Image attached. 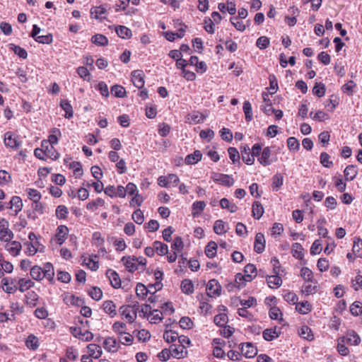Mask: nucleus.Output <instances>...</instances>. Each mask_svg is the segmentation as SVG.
<instances>
[{
    "instance_id": "nucleus-1",
    "label": "nucleus",
    "mask_w": 362,
    "mask_h": 362,
    "mask_svg": "<svg viewBox=\"0 0 362 362\" xmlns=\"http://www.w3.org/2000/svg\"><path fill=\"white\" fill-rule=\"evenodd\" d=\"M30 274L31 277L36 281H41L46 278L52 282L54 276V267L50 262L45 263L43 268L35 265L30 268Z\"/></svg>"
},
{
    "instance_id": "nucleus-2",
    "label": "nucleus",
    "mask_w": 362,
    "mask_h": 362,
    "mask_svg": "<svg viewBox=\"0 0 362 362\" xmlns=\"http://www.w3.org/2000/svg\"><path fill=\"white\" fill-rule=\"evenodd\" d=\"M13 237V233L9 229L8 221L5 218H0V240L9 242Z\"/></svg>"
},
{
    "instance_id": "nucleus-3",
    "label": "nucleus",
    "mask_w": 362,
    "mask_h": 362,
    "mask_svg": "<svg viewBox=\"0 0 362 362\" xmlns=\"http://www.w3.org/2000/svg\"><path fill=\"white\" fill-rule=\"evenodd\" d=\"M276 160V156H272V149L269 146L264 147L260 156L257 158V161L263 166L270 165Z\"/></svg>"
},
{
    "instance_id": "nucleus-4",
    "label": "nucleus",
    "mask_w": 362,
    "mask_h": 362,
    "mask_svg": "<svg viewBox=\"0 0 362 362\" xmlns=\"http://www.w3.org/2000/svg\"><path fill=\"white\" fill-rule=\"evenodd\" d=\"M211 178L216 183L226 187H231L234 184V180L231 175L212 172Z\"/></svg>"
},
{
    "instance_id": "nucleus-5",
    "label": "nucleus",
    "mask_w": 362,
    "mask_h": 362,
    "mask_svg": "<svg viewBox=\"0 0 362 362\" xmlns=\"http://www.w3.org/2000/svg\"><path fill=\"white\" fill-rule=\"evenodd\" d=\"M4 144L13 149H18L21 146V141L18 136L11 132H7L4 134Z\"/></svg>"
},
{
    "instance_id": "nucleus-6",
    "label": "nucleus",
    "mask_w": 362,
    "mask_h": 362,
    "mask_svg": "<svg viewBox=\"0 0 362 362\" xmlns=\"http://www.w3.org/2000/svg\"><path fill=\"white\" fill-rule=\"evenodd\" d=\"M206 291L209 297L216 298L221 295V286L216 279H213L209 281L206 285Z\"/></svg>"
},
{
    "instance_id": "nucleus-7",
    "label": "nucleus",
    "mask_w": 362,
    "mask_h": 362,
    "mask_svg": "<svg viewBox=\"0 0 362 362\" xmlns=\"http://www.w3.org/2000/svg\"><path fill=\"white\" fill-rule=\"evenodd\" d=\"M119 313L129 323H133L136 319V314L135 311H133L131 305H124L119 308Z\"/></svg>"
},
{
    "instance_id": "nucleus-8",
    "label": "nucleus",
    "mask_w": 362,
    "mask_h": 362,
    "mask_svg": "<svg viewBox=\"0 0 362 362\" xmlns=\"http://www.w3.org/2000/svg\"><path fill=\"white\" fill-rule=\"evenodd\" d=\"M48 140H44L42 141V147L44 148L45 145L53 146L57 144L59 141V138L62 136V133L59 129L52 128L50 130Z\"/></svg>"
},
{
    "instance_id": "nucleus-9",
    "label": "nucleus",
    "mask_w": 362,
    "mask_h": 362,
    "mask_svg": "<svg viewBox=\"0 0 362 362\" xmlns=\"http://www.w3.org/2000/svg\"><path fill=\"white\" fill-rule=\"evenodd\" d=\"M341 342L350 345H358L361 342V338L358 334L354 330H349L346 335L340 338Z\"/></svg>"
},
{
    "instance_id": "nucleus-10",
    "label": "nucleus",
    "mask_w": 362,
    "mask_h": 362,
    "mask_svg": "<svg viewBox=\"0 0 362 362\" xmlns=\"http://www.w3.org/2000/svg\"><path fill=\"white\" fill-rule=\"evenodd\" d=\"M71 332L75 337L83 341H88L93 338V334L92 332L88 330L82 332L80 327H71Z\"/></svg>"
},
{
    "instance_id": "nucleus-11",
    "label": "nucleus",
    "mask_w": 362,
    "mask_h": 362,
    "mask_svg": "<svg viewBox=\"0 0 362 362\" xmlns=\"http://www.w3.org/2000/svg\"><path fill=\"white\" fill-rule=\"evenodd\" d=\"M121 261L124 263L126 268L130 272H134L139 269L137 264V257L134 256L123 257Z\"/></svg>"
},
{
    "instance_id": "nucleus-12",
    "label": "nucleus",
    "mask_w": 362,
    "mask_h": 362,
    "mask_svg": "<svg viewBox=\"0 0 362 362\" xmlns=\"http://www.w3.org/2000/svg\"><path fill=\"white\" fill-rule=\"evenodd\" d=\"M103 347L108 352H117L119 348V343L115 337H107L103 341Z\"/></svg>"
},
{
    "instance_id": "nucleus-13",
    "label": "nucleus",
    "mask_w": 362,
    "mask_h": 362,
    "mask_svg": "<svg viewBox=\"0 0 362 362\" xmlns=\"http://www.w3.org/2000/svg\"><path fill=\"white\" fill-rule=\"evenodd\" d=\"M16 280L15 279L11 278H4L1 280L3 290L8 293H15L18 289V287L16 285Z\"/></svg>"
},
{
    "instance_id": "nucleus-14",
    "label": "nucleus",
    "mask_w": 362,
    "mask_h": 362,
    "mask_svg": "<svg viewBox=\"0 0 362 362\" xmlns=\"http://www.w3.org/2000/svg\"><path fill=\"white\" fill-rule=\"evenodd\" d=\"M240 349L246 358H253L257 354V348L250 342L242 344Z\"/></svg>"
},
{
    "instance_id": "nucleus-15",
    "label": "nucleus",
    "mask_w": 362,
    "mask_h": 362,
    "mask_svg": "<svg viewBox=\"0 0 362 362\" xmlns=\"http://www.w3.org/2000/svg\"><path fill=\"white\" fill-rule=\"evenodd\" d=\"M23 209V202L20 197L13 196L10 200V209L12 210L11 214L16 216Z\"/></svg>"
},
{
    "instance_id": "nucleus-16",
    "label": "nucleus",
    "mask_w": 362,
    "mask_h": 362,
    "mask_svg": "<svg viewBox=\"0 0 362 362\" xmlns=\"http://www.w3.org/2000/svg\"><path fill=\"white\" fill-rule=\"evenodd\" d=\"M265 248V238L264 235L262 233H258L256 234L255 243H254V250L258 253L261 254L263 252Z\"/></svg>"
},
{
    "instance_id": "nucleus-17",
    "label": "nucleus",
    "mask_w": 362,
    "mask_h": 362,
    "mask_svg": "<svg viewBox=\"0 0 362 362\" xmlns=\"http://www.w3.org/2000/svg\"><path fill=\"white\" fill-rule=\"evenodd\" d=\"M69 233L68 228L64 225H61L57 227L55 234V238L59 245H62L66 239Z\"/></svg>"
},
{
    "instance_id": "nucleus-18",
    "label": "nucleus",
    "mask_w": 362,
    "mask_h": 362,
    "mask_svg": "<svg viewBox=\"0 0 362 362\" xmlns=\"http://www.w3.org/2000/svg\"><path fill=\"white\" fill-rule=\"evenodd\" d=\"M6 250L13 257H16L19 255V252L22 248L21 243L18 241H9L5 245Z\"/></svg>"
},
{
    "instance_id": "nucleus-19",
    "label": "nucleus",
    "mask_w": 362,
    "mask_h": 362,
    "mask_svg": "<svg viewBox=\"0 0 362 362\" xmlns=\"http://www.w3.org/2000/svg\"><path fill=\"white\" fill-rule=\"evenodd\" d=\"M106 275L108 277L110 284L112 287L115 288H118L121 286V280L118 275V274L112 270V269H107L106 272Z\"/></svg>"
},
{
    "instance_id": "nucleus-20",
    "label": "nucleus",
    "mask_w": 362,
    "mask_h": 362,
    "mask_svg": "<svg viewBox=\"0 0 362 362\" xmlns=\"http://www.w3.org/2000/svg\"><path fill=\"white\" fill-rule=\"evenodd\" d=\"M170 349L172 352V356L174 358H182L187 354L186 349H185L183 345L172 344Z\"/></svg>"
},
{
    "instance_id": "nucleus-21",
    "label": "nucleus",
    "mask_w": 362,
    "mask_h": 362,
    "mask_svg": "<svg viewBox=\"0 0 362 362\" xmlns=\"http://www.w3.org/2000/svg\"><path fill=\"white\" fill-rule=\"evenodd\" d=\"M132 81L135 87L141 88L144 85V79L143 77L142 71L140 70H135L132 71Z\"/></svg>"
},
{
    "instance_id": "nucleus-22",
    "label": "nucleus",
    "mask_w": 362,
    "mask_h": 362,
    "mask_svg": "<svg viewBox=\"0 0 362 362\" xmlns=\"http://www.w3.org/2000/svg\"><path fill=\"white\" fill-rule=\"evenodd\" d=\"M262 98L265 105L261 106V110L267 115H271L272 114H273L274 109L272 107V104L269 98V94L265 92L262 93Z\"/></svg>"
},
{
    "instance_id": "nucleus-23",
    "label": "nucleus",
    "mask_w": 362,
    "mask_h": 362,
    "mask_svg": "<svg viewBox=\"0 0 362 362\" xmlns=\"http://www.w3.org/2000/svg\"><path fill=\"white\" fill-rule=\"evenodd\" d=\"M117 307L112 300H105L103 303V310L110 317H114L117 315Z\"/></svg>"
},
{
    "instance_id": "nucleus-24",
    "label": "nucleus",
    "mask_w": 362,
    "mask_h": 362,
    "mask_svg": "<svg viewBox=\"0 0 362 362\" xmlns=\"http://www.w3.org/2000/svg\"><path fill=\"white\" fill-rule=\"evenodd\" d=\"M240 151L243 160L247 165H252L255 162V158L252 157L249 146L247 145L242 146L240 148Z\"/></svg>"
},
{
    "instance_id": "nucleus-25",
    "label": "nucleus",
    "mask_w": 362,
    "mask_h": 362,
    "mask_svg": "<svg viewBox=\"0 0 362 362\" xmlns=\"http://www.w3.org/2000/svg\"><path fill=\"white\" fill-rule=\"evenodd\" d=\"M202 154L200 151L196 150L192 153L185 157V162L187 165H194L201 160Z\"/></svg>"
},
{
    "instance_id": "nucleus-26",
    "label": "nucleus",
    "mask_w": 362,
    "mask_h": 362,
    "mask_svg": "<svg viewBox=\"0 0 362 362\" xmlns=\"http://www.w3.org/2000/svg\"><path fill=\"white\" fill-rule=\"evenodd\" d=\"M228 229V226L223 220H216L214 225V231L217 235L225 234Z\"/></svg>"
},
{
    "instance_id": "nucleus-27",
    "label": "nucleus",
    "mask_w": 362,
    "mask_h": 362,
    "mask_svg": "<svg viewBox=\"0 0 362 362\" xmlns=\"http://www.w3.org/2000/svg\"><path fill=\"white\" fill-rule=\"evenodd\" d=\"M115 31L117 35L122 39H129L132 36V30L124 25L117 26Z\"/></svg>"
},
{
    "instance_id": "nucleus-28",
    "label": "nucleus",
    "mask_w": 362,
    "mask_h": 362,
    "mask_svg": "<svg viewBox=\"0 0 362 362\" xmlns=\"http://www.w3.org/2000/svg\"><path fill=\"white\" fill-rule=\"evenodd\" d=\"M17 283L18 285V289L22 293L33 287L35 285L32 280L25 278L19 279Z\"/></svg>"
},
{
    "instance_id": "nucleus-29",
    "label": "nucleus",
    "mask_w": 362,
    "mask_h": 362,
    "mask_svg": "<svg viewBox=\"0 0 362 362\" xmlns=\"http://www.w3.org/2000/svg\"><path fill=\"white\" fill-rule=\"evenodd\" d=\"M206 207V203L204 201H197L192 204V214L194 217L199 216Z\"/></svg>"
},
{
    "instance_id": "nucleus-30",
    "label": "nucleus",
    "mask_w": 362,
    "mask_h": 362,
    "mask_svg": "<svg viewBox=\"0 0 362 362\" xmlns=\"http://www.w3.org/2000/svg\"><path fill=\"white\" fill-rule=\"evenodd\" d=\"M89 356L94 358H98L102 354L101 347L95 344H90L87 346Z\"/></svg>"
},
{
    "instance_id": "nucleus-31",
    "label": "nucleus",
    "mask_w": 362,
    "mask_h": 362,
    "mask_svg": "<svg viewBox=\"0 0 362 362\" xmlns=\"http://www.w3.org/2000/svg\"><path fill=\"white\" fill-rule=\"evenodd\" d=\"M344 173L346 181H352L356 177L358 172L355 165H349L346 167Z\"/></svg>"
},
{
    "instance_id": "nucleus-32",
    "label": "nucleus",
    "mask_w": 362,
    "mask_h": 362,
    "mask_svg": "<svg viewBox=\"0 0 362 362\" xmlns=\"http://www.w3.org/2000/svg\"><path fill=\"white\" fill-rule=\"evenodd\" d=\"M298 334L300 337L308 341H312L314 339V335L312 332L311 329L307 325H303L298 331Z\"/></svg>"
},
{
    "instance_id": "nucleus-33",
    "label": "nucleus",
    "mask_w": 362,
    "mask_h": 362,
    "mask_svg": "<svg viewBox=\"0 0 362 362\" xmlns=\"http://www.w3.org/2000/svg\"><path fill=\"white\" fill-rule=\"evenodd\" d=\"M284 183V177L281 173H276L272 177V187L274 192L279 191Z\"/></svg>"
},
{
    "instance_id": "nucleus-34",
    "label": "nucleus",
    "mask_w": 362,
    "mask_h": 362,
    "mask_svg": "<svg viewBox=\"0 0 362 362\" xmlns=\"http://www.w3.org/2000/svg\"><path fill=\"white\" fill-rule=\"evenodd\" d=\"M107 13V9L103 6H94L90 9V14L94 16L96 19H103L105 18V15Z\"/></svg>"
},
{
    "instance_id": "nucleus-35",
    "label": "nucleus",
    "mask_w": 362,
    "mask_h": 362,
    "mask_svg": "<svg viewBox=\"0 0 362 362\" xmlns=\"http://www.w3.org/2000/svg\"><path fill=\"white\" fill-rule=\"evenodd\" d=\"M180 288L184 293L187 295L193 293L194 291L192 281L188 279L182 281Z\"/></svg>"
},
{
    "instance_id": "nucleus-36",
    "label": "nucleus",
    "mask_w": 362,
    "mask_h": 362,
    "mask_svg": "<svg viewBox=\"0 0 362 362\" xmlns=\"http://www.w3.org/2000/svg\"><path fill=\"white\" fill-rule=\"evenodd\" d=\"M279 333L276 328L266 329L262 332V337L264 340L270 341L279 337Z\"/></svg>"
},
{
    "instance_id": "nucleus-37",
    "label": "nucleus",
    "mask_w": 362,
    "mask_h": 362,
    "mask_svg": "<svg viewBox=\"0 0 362 362\" xmlns=\"http://www.w3.org/2000/svg\"><path fill=\"white\" fill-rule=\"evenodd\" d=\"M252 216L255 219L259 220L264 214V208L259 202H255L252 204Z\"/></svg>"
},
{
    "instance_id": "nucleus-38",
    "label": "nucleus",
    "mask_w": 362,
    "mask_h": 362,
    "mask_svg": "<svg viewBox=\"0 0 362 362\" xmlns=\"http://www.w3.org/2000/svg\"><path fill=\"white\" fill-rule=\"evenodd\" d=\"M267 282L271 288H277L282 284L281 279L277 275L268 276L267 277Z\"/></svg>"
},
{
    "instance_id": "nucleus-39",
    "label": "nucleus",
    "mask_w": 362,
    "mask_h": 362,
    "mask_svg": "<svg viewBox=\"0 0 362 362\" xmlns=\"http://www.w3.org/2000/svg\"><path fill=\"white\" fill-rule=\"evenodd\" d=\"M220 206L223 209H227L230 213H234L238 210L235 204L230 202L228 199L223 198L220 200Z\"/></svg>"
},
{
    "instance_id": "nucleus-40",
    "label": "nucleus",
    "mask_w": 362,
    "mask_h": 362,
    "mask_svg": "<svg viewBox=\"0 0 362 362\" xmlns=\"http://www.w3.org/2000/svg\"><path fill=\"white\" fill-rule=\"evenodd\" d=\"M291 252L296 259H302L303 258V248L301 244L298 243H295L292 245Z\"/></svg>"
},
{
    "instance_id": "nucleus-41",
    "label": "nucleus",
    "mask_w": 362,
    "mask_h": 362,
    "mask_svg": "<svg viewBox=\"0 0 362 362\" xmlns=\"http://www.w3.org/2000/svg\"><path fill=\"white\" fill-rule=\"evenodd\" d=\"M155 252L160 256H163L168 252V247L166 244L160 241H155L153 244Z\"/></svg>"
},
{
    "instance_id": "nucleus-42",
    "label": "nucleus",
    "mask_w": 362,
    "mask_h": 362,
    "mask_svg": "<svg viewBox=\"0 0 362 362\" xmlns=\"http://www.w3.org/2000/svg\"><path fill=\"white\" fill-rule=\"evenodd\" d=\"M312 305L307 301H302L296 303V309L300 314L305 315L311 311Z\"/></svg>"
},
{
    "instance_id": "nucleus-43",
    "label": "nucleus",
    "mask_w": 362,
    "mask_h": 362,
    "mask_svg": "<svg viewBox=\"0 0 362 362\" xmlns=\"http://www.w3.org/2000/svg\"><path fill=\"white\" fill-rule=\"evenodd\" d=\"M217 244L214 241H210L205 248V254L209 258H213L217 252Z\"/></svg>"
},
{
    "instance_id": "nucleus-44",
    "label": "nucleus",
    "mask_w": 362,
    "mask_h": 362,
    "mask_svg": "<svg viewBox=\"0 0 362 362\" xmlns=\"http://www.w3.org/2000/svg\"><path fill=\"white\" fill-rule=\"evenodd\" d=\"M61 107L65 111L64 117L70 119L73 117L74 111L71 105L67 100H62L60 103Z\"/></svg>"
},
{
    "instance_id": "nucleus-45",
    "label": "nucleus",
    "mask_w": 362,
    "mask_h": 362,
    "mask_svg": "<svg viewBox=\"0 0 362 362\" xmlns=\"http://www.w3.org/2000/svg\"><path fill=\"white\" fill-rule=\"evenodd\" d=\"M91 42L98 46H105L108 44V39L102 34H95L92 36Z\"/></svg>"
},
{
    "instance_id": "nucleus-46",
    "label": "nucleus",
    "mask_w": 362,
    "mask_h": 362,
    "mask_svg": "<svg viewBox=\"0 0 362 362\" xmlns=\"http://www.w3.org/2000/svg\"><path fill=\"white\" fill-rule=\"evenodd\" d=\"M25 344L29 349L36 350L39 347V340L35 335L30 334L26 339Z\"/></svg>"
},
{
    "instance_id": "nucleus-47",
    "label": "nucleus",
    "mask_w": 362,
    "mask_h": 362,
    "mask_svg": "<svg viewBox=\"0 0 362 362\" xmlns=\"http://www.w3.org/2000/svg\"><path fill=\"white\" fill-rule=\"evenodd\" d=\"M9 308L11 310L10 314H13L15 317L16 315L24 313V307L17 301H10Z\"/></svg>"
},
{
    "instance_id": "nucleus-48",
    "label": "nucleus",
    "mask_w": 362,
    "mask_h": 362,
    "mask_svg": "<svg viewBox=\"0 0 362 362\" xmlns=\"http://www.w3.org/2000/svg\"><path fill=\"white\" fill-rule=\"evenodd\" d=\"M327 221L325 218L322 217L320 218L317 222V228L318 230V235L322 236L323 238H326L328 234V230L326 228H325V225L326 224Z\"/></svg>"
},
{
    "instance_id": "nucleus-49",
    "label": "nucleus",
    "mask_w": 362,
    "mask_h": 362,
    "mask_svg": "<svg viewBox=\"0 0 362 362\" xmlns=\"http://www.w3.org/2000/svg\"><path fill=\"white\" fill-rule=\"evenodd\" d=\"M312 283L313 282L305 281L302 286V292L306 296L314 294L317 291V286H313Z\"/></svg>"
},
{
    "instance_id": "nucleus-50",
    "label": "nucleus",
    "mask_w": 362,
    "mask_h": 362,
    "mask_svg": "<svg viewBox=\"0 0 362 362\" xmlns=\"http://www.w3.org/2000/svg\"><path fill=\"white\" fill-rule=\"evenodd\" d=\"M10 48L16 54L18 55L20 58H22V59H26L28 57V53H27V51L18 46V45H16L14 44H10Z\"/></svg>"
},
{
    "instance_id": "nucleus-51",
    "label": "nucleus",
    "mask_w": 362,
    "mask_h": 362,
    "mask_svg": "<svg viewBox=\"0 0 362 362\" xmlns=\"http://www.w3.org/2000/svg\"><path fill=\"white\" fill-rule=\"evenodd\" d=\"M243 109L245 113V120L247 122H250L253 119L251 103L248 100L245 101Z\"/></svg>"
},
{
    "instance_id": "nucleus-52",
    "label": "nucleus",
    "mask_w": 362,
    "mask_h": 362,
    "mask_svg": "<svg viewBox=\"0 0 362 362\" xmlns=\"http://www.w3.org/2000/svg\"><path fill=\"white\" fill-rule=\"evenodd\" d=\"M189 120H191L194 124H199L204 122L206 119V116L199 112H193L188 115Z\"/></svg>"
},
{
    "instance_id": "nucleus-53",
    "label": "nucleus",
    "mask_w": 362,
    "mask_h": 362,
    "mask_svg": "<svg viewBox=\"0 0 362 362\" xmlns=\"http://www.w3.org/2000/svg\"><path fill=\"white\" fill-rule=\"evenodd\" d=\"M111 93L117 98H124L126 95L125 88L119 85H114L112 86Z\"/></svg>"
},
{
    "instance_id": "nucleus-54",
    "label": "nucleus",
    "mask_w": 362,
    "mask_h": 362,
    "mask_svg": "<svg viewBox=\"0 0 362 362\" xmlns=\"http://www.w3.org/2000/svg\"><path fill=\"white\" fill-rule=\"evenodd\" d=\"M326 92V88L322 83H316L313 88V93L316 96L321 98L325 95Z\"/></svg>"
},
{
    "instance_id": "nucleus-55",
    "label": "nucleus",
    "mask_w": 362,
    "mask_h": 362,
    "mask_svg": "<svg viewBox=\"0 0 362 362\" xmlns=\"http://www.w3.org/2000/svg\"><path fill=\"white\" fill-rule=\"evenodd\" d=\"M112 330L118 334V336L120 334H126V329H127V325L122 322H115L112 325Z\"/></svg>"
},
{
    "instance_id": "nucleus-56",
    "label": "nucleus",
    "mask_w": 362,
    "mask_h": 362,
    "mask_svg": "<svg viewBox=\"0 0 362 362\" xmlns=\"http://www.w3.org/2000/svg\"><path fill=\"white\" fill-rule=\"evenodd\" d=\"M228 321V317L226 313H219L214 316V322L219 327H223Z\"/></svg>"
},
{
    "instance_id": "nucleus-57",
    "label": "nucleus",
    "mask_w": 362,
    "mask_h": 362,
    "mask_svg": "<svg viewBox=\"0 0 362 362\" xmlns=\"http://www.w3.org/2000/svg\"><path fill=\"white\" fill-rule=\"evenodd\" d=\"M178 338V333L173 330H166L163 333V339L168 343L175 342Z\"/></svg>"
},
{
    "instance_id": "nucleus-58",
    "label": "nucleus",
    "mask_w": 362,
    "mask_h": 362,
    "mask_svg": "<svg viewBox=\"0 0 362 362\" xmlns=\"http://www.w3.org/2000/svg\"><path fill=\"white\" fill-rule=\"evenodd\" d=\"M118 340L119 344H122L125 346H129L133 343L134 337L132 334L127 332L126 334L118 336Z\"/></svg>"
},
{
    "instance_id": "nucleus-59",
    "label": "nucleus",
    "mask_w": 362,
    "mask_h": 362,
    "mask_svg": "<svg viewBox=\"0 0 362 362\" xmlns=\"http://www.w3.org/2000/svg\"><path fill=\"white\" fill-rule=\"evenodd\" d=\"M300 276L305 281L313 282L314 276L313 272L308 267H303L300 269Z\"/></svg>"
},
{
    "instance_id": "nucleus-60",
    "label": "nucleus",
    "mask_w": 362,
    "mask_h": 362,
    "mask_svg": "<svg viewBox=\"0 0 362 362\" xmlns=\"http://www.w3.org/2000/svg\"><path fill=\"white\" fill-rule=\"evenodd\" d=\"M149 291H150L143 284H137L136 293L139 298H141L142 300L144 299Z\"/></svg>"
},
{
    "instance_id": "nucleus-61",
    "label": "nucleus",
    "mask_w": 362,
    "mask_h": 362,
    "mask_svg": "<svg viewBox=\"0 0 362 362\" xmlns=\"http://www.w3.org/2000/svg\"><path fill=\"white\" fill-rule=\"evenodd\" d=\"M26 304L28 306H30V308L36 306L37 301L38 300V296L35 292L31 291L28 293V296H26Z\"/></svg>"
},
{
    "instance_id": "nucleus-62",
    "label": "nucleus",
    "mask_w": 362,
    "mask_h": 362,
    "mask_svg": "<svg viewBox=\"0 0 362 362\" xmlns=\"http://www.w3.org/2000/svg\"><path fill=\"white\" fill-rule=\"evenodd\" d=\"M43 148L46 151V156H48L52 160H57L59 158V153L54 149L53 146L45 145Z\"/></svg>"
},
{
    "instance_id": "nucleus-63",
    "label": "nucleus",
    "mask_w": 362,
    "mask_h": 362,
    "mask_svg": "<svg viewBox=\"0 0 362 362\" xmlns=\"http://www.w3.org/2000/svg\"><path fill=\"white\" fill-rule=\"evenodd\" d=\"M352 252L355 257H362V240L361 239L354 241Z\"/></svg>"
},
{
    "instance_id": "nucleus-64",
    "label": "nucleus",
    "mask_w": 362,
    "mask_h": 362,
    "mask_svg": "<svg viewBox=\"0 0 362 362\" xmlns=\"http://www.w3.org/2000/svg\"><path fill=\"white\" fill-rule=\"evenodd\" d=\"M350 312L353 315L358 316L362 314V303L359 301H355L350 306Z\"/></svg>"
}]
</instances>
